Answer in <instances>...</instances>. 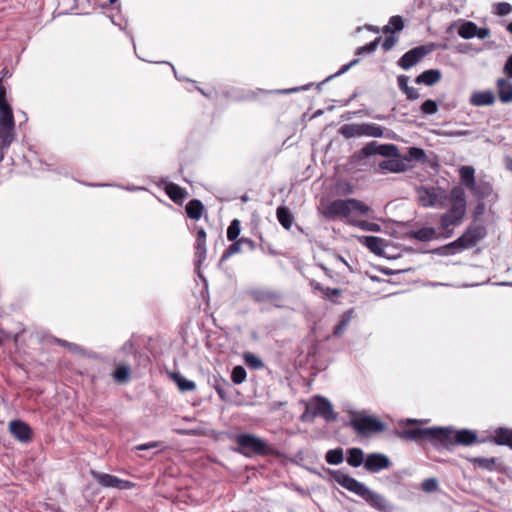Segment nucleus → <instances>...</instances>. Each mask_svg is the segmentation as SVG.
Wrapping results in <instances>:
<instances>
[{
    "instance_id": "nucleus-1",
    "label": "nucleus",
    "mask_w": 512,
    "mask_h": 512,
    "mask_svg": "<svg viewBox=\"0 0 512 512\" xmlns=\"http://www.w3.org/2000/svg\"><path fill=\"white\" fill-rule=\"evenodd\" d=\"M332 479L344 489L361 497L372 508L379 512H386L391 508L389 501L381 494L371 490L364 483L358 481L342 470H331Z\"/></svg>"
},
{
    "instance_id": "nucleus-2",
    "label": "nucleus",
    "mask_w": 512,
    "mask_h": 512,
    "mask_svg": "<svg viewBox=\"0 0 512 512\" xmlns=\"http://www.w3.org/2000/svg\"><path fill=\"white\" fill-rule=\"evenodd\" d=\"M398 436L403 440H409L416 443L427 441L437 450H439V445H445L448 440L447 435L442 430V427H408L399 431Z\"/></svg>"
},
{
    "instance_id": "nucleus-3",
    "label": "nucleus",
    "mask_w": 512,
    "mask_h": 512,
    "mask_svg": "<svg viewBox=\"0 0 512 512\" xmlns=\"http://www.w3.org/2000/svg\"><path fill=\"white\" fill-rule=\"evenodd\" d=\"M234 440L237 444L234 451L248 458L255 455L266 456L273 451L272 447L265 440L253 434H238Z\"/></svg>"
},
{
    "instance_id": "nucleus-4",
    "label": "nucleus",
    "mask_w": 512,
    "mask_h": 512,
    "mask_svg": "<svg viewBox=\"0 0 512 512\" xmlns=\"http://www.w3.org/2000/svg\"><path fill=\"white\" fill-rule=\"evenodd\" d=\"M466 213V201L461 195L456 198V202L440 217V228L443 230L440 234L442 239L450 238L454 231L451 227L458 226Z\"/></svg>"
},
{
    "instance_id": "nucleus-5",
    "label": "nucleus",
    "mask_w": 512,
    "mask_h": 512,
    "mask_svg": "<svg viewBox=\"0 0 512 512\" xmlns=\"http://www.w3.org/2000/svg\"><path fill=\"white\" fill-rule=\"evenodd\" d=\"M320 416L326 422H333L337 419L331 402L322 396H315L309 403L306 411L302 414L303 421H312L315 417Z\"/></svg>"
},
{
    "instance_id": "nucleus-6",
    "label": "nucleus",
    "mask_w": 512,
    "mask_h": 512,
    "mask_svg": "<svg viewBox=\"0 0 512 512\" xmlns=\"http://www.w3.org/2000/svg\"><path fill=\"white\" fill-rule=\"evenodd\" d=\"M442 430L447 435V443L439 445V450H451L455 445L469 446L477 442L476 432L469 429H461L454 431L452 427H442Z\"/></svg>"
},
{
    "instance_id": "nucleus-7",
    "label": "nucleus",
    "mask_w": 512,
    "mask_h": 512,
    "mask_svg": "<svg viewBox=\"0 0 512 512\" xmlns=\"http://www.w3.org/2000/svg\"><path fill=\"white\" fill-rule=\"evenodd\" d=\"M15 139V120L13 114H0V162L4 152Z\"/></svg>"
},
{
    "instance_id": "nucleus-8",
    "label": "nucleus",
    "mask_w": 512,
    "mask_h": 512,
    "mask_svg": "<svg viewBox=\"0 0 512 512\" xmlns=\"http://www.w3.org/2000/svg\"><path fill=\"white\" fill-rule=\"evenodd\" d=\"M487 236V228L481 223L470 224L465 232L457 238L462 250L473 248L478 242Z\"/></svg>"
},
{
    "instance_id": "nucleus-9",
    "label": "nucleus",
    "mask_w": 512,
    "mask_h": 512,
    "mask_svg": "<svg viewBox=\"0 0 512 512\" xmlns=\"http://www.w3.org/2000/svg\"><path fill=\"white\" fill-rule=\"evenodd\" d=\"M351 426L359 434H365L369 432L380 433L384 430V424L378 419L363 414H357L351 420Z\"/></svg>"
},
{
    "instance_id": "nucleus-10",
    "label": "nucleus",
    "mask_w": 512,
    "mask_h": 512,
    "mask_svg": "<svg viewBox=\"0 0 512 512\" xmlns=\"http://www.w3.org/2000/svg\"><path fill=\"white\" fill-rule=\"evenodd\" d=\"M433 50V44L414 47L401 56V58L398 60V65L402 69L408 70L420 62L427 54L431 53Z\"/></svg>"
},
{
    "instance_id": "nucleus-11",
    "label": "nucleus",
    "mask_w": 512,
    "mask_h": 512,
    "mask_svg": "<svg viewBox=\"0 0 512 512\" xmlns=\"http://www.w3.org/2000/svg\"><path fill=\"white\" fill-rule=\"evenodd\" d=\"M93 478L103 487L117 488L120 490L131 489L134 484L130 481L120 479L114 475L92 471Z\"/></svg>"
},
{
    "instance_id": "nucleus-12",
    "label": "nucleus",
    "mask_w": 512,
    "mask_h": 512,
    "mask_svg": "<svg viewBox=\"0 0 512 512\" xmlns=\"http://www.w3.org/2000/svg\"><path fill=\"white\" fill-rule=\"evenodd\" d=\"M391 466L389 457L383 453H370L366 456L364 468L369 473H379Z\"/></svg>"
},
{
    "instance_id": "nucleus-13",
    "label": "nucleus",
    "mask_w": 512,
    "mask_h": 512,
    "mask_svg": "<svg viewBox=\"0 0 512 512\" xmlns=\"http://www.w3.org/2000/svg\"><path fill=\"white\" fill-rule=\"evenodd\" d=\"M11 435L21 443H28L32 440L33 431L31 427L22 420H12L9 423Z\"/></svg>"
},
{
    "instance_id": "nucleus-14",
    "label": "nucleus",
    "mask_w": 512,
    "mask_h": 512,
    "mask_svg": "<svg viewBox=\"0 0 512 512\" xmlns=\"http://www.w3.org/2000/svg\"><path fill=\"white\" fill-rule=\"evenodd\" d=\"M352 198L337 199L331 202L327 207V214L330 217H348L352 213Z\"/></svg>"
},
{
    "instance_id": "nucleus-15",
    "label": "nucleus",
    "mask_w": 512,
    "mask_h": 512,
    "mask_svg": "<svg viewBox=\"0 0 512 512\" xmlns=\"http://www.w3.org/2000/svg\"><path fill=\"white\" fill-rule=\"evenodd\" d=\"M470 104L477 107L491 106L495 102V95L490 90L476 91L470 97Z\"/></svg>"
},
{
    "instance_id": "nucleus-16",
    "label": "nucleus",
    "mask_w": 512,
    "mask_h": 512,
    "mask_svg": "<svg viewBox=\"0 0 512 512\" xmlns=\"http://www.w3.org/2000/svg\"><path fill=\"white\" fill-rule=\"evenodd\" d=\"M369 146L372 148L373 155H381L387 158H395L398 156V148L394 144H379L376 141L369 142Z\"/></svg>"
},
{
    "instance_id": "nucleus-17",
    "label": "nucleus",
    "mask_w": 512,
    "mask_h": 512,
    "mask_svg": "<svg viewBox=\"0 0 512 512\" xmlns=\"http://www.w3.org/2000/svg\"><path fill=\"white\" fill-rule=\"evenodd\" d=\"M406 170V164L399 159L390 158L387 160H383L379 163L377 172L378 173H386V172H392V173H400Z\"/></svg>"
},
{
    "instance_id": "nucleus-18",
    "label": "nucleus",
    "mask_w": 512,
    "mask_h": 512,
    "mask_svg": "<svg viewBox=\"0 0 512 512\" xmlns=\"http://www.w3.org/2000/svg\"><path fill=\"white\" fill-rule=\"evenodd\" d=\"M408 237L422 242H429L435 239H441V234L437 233L433 227H423L419 230L410 231Z\"/></svg>"
},
{
    "instance_id": "nucleus-19",
    "label": "nucleus",
    "mask_w": 512,
    "mask_h": 512,
    "mask_svg": "<svg viewBox=\"0 0 512 512\" xmlns=\"http://www.w3.org/2000/svg\"><path fill=\"white\" fill-rule=\"evenodd\" d=\"M359 242L366 246L372 253L376 255L383 254L385 240L376 236H361Z\"/></svg>"
},
{
    "instance_id": "nucleus-20",
    "label": "nucleus",
    "mask_w": 512,
    "mask_h": 512,
    "mask_svg": "<svg viewBox=\"0 0 512 512\" xmlns=\"http://www.w3.org/2000/svg\"><path fill=\"white\" fill-rule=\"evenodd\" d=\"M441 71L438 69H429L415 78L417 84H425L427 86H433L441 80Z\"/></svg>"
},
{
    "instance_id": "nucleus-21",
    "label": "nucleus",
    "mask_w": 512,
    "mask_h": 512,
    "mask_svg": "<svg viewBox=\"0 0 512 512\" xmlns=\"http://www.w3.org/2000/svg\"><path fill=\"white\" fill-rule=\"evenodd\" d=\"M496 85L500 101L503 103L512 102V83L505 78H499Z\"/></svg>"
},
{
    "instance_id": "nucleus-22",
    "label": "nucleus",
    "mask_w": 512,
    "mask_h": 512,
    "mask_svg": "<svg viewBox=\"0 0 512 512\" xmlns=\"http://www.w3.org/2000/svg\"><path fill=\"white\" fill-rule=\"evenodd\" d=\"M419 203L423 207H432L438 201V194L434 188H420L418 190Z\"/></svg>"
},
{
    "instance_id": "nucleus-23",
    "label": "nucleus",
    "mask_w": 512,
    "mask_h": 512,
    "mask_svg": "<svg viewBox=\"0 0 512 512\" xmlns=\"http://www.w3.org/2000/svg\"><path fill=\"white\" fill-rule=\"evenodd\" d=\"M493 441L497 445L508 446L512 449V429L504 427L495 429Z\"/></svg>"
},
{
    "instance_id": "nucleus-24",
    "label": "nucleus",
    "mask_w": 512,
    "mask_h": 512,
    "mask_svg": "<svg viewBox=\"0 0 512 512\" xmlns=\"http://www.w3.org/2000/svg\"><path fill=\"white\" fill-rule=\"evenodd\" d=\"M347 463L352 467H359L365 462V455L361 448L353 447L347 450Z\"/></svg>"
},
{
    "instance_id": "nucleus-25",
    "label": "nucleus",
    "mask_w": 512,
    "mask_h": 512,
    "mask_svg": "<svg viewBox=\"0 0 512 512\" xmlns=\"http://www.w3.org/2000/svg\"><path fill=\"white\" fill-rule=\"evenodd\" d=\"M165 192L174 202H181L187 195L183 188L172 182L166 183Z\"/></svg>"
},
{
    "instance_id": "nucleus-26",
    "label": "nucleus",
    "mask_w": 512,
    "mask_h": 512,
    "mask_svg": "<svg viewBox=\"0 0 512 512\" xmlns=\"http://www.w3.org/2000/svg\"><path fill=\"white\" fill-rule=\"evenodd\" d=\"M187 216L193 220H199L202 216L204 206L198 199L190 200L185 207Z\"/></svg>"
},
{
    "instance_id": "nucleus-27",
    "label": "nucleus",
    "mask_w": 512,
    "mask_h": 512,
    "mask_svg": "<svg viewBox=\"0 0 512 512\" xmlns=\"http://www.w3.org/2000/svg\"><path fill=\"white\" fill-rule=\"evenodd\" d=\"M457 243H458V240L456 239L444 246L433 249L431 252L433 254H436L439 256L455 255V254L463 251L462 248L460 247V244H457Z\"/></svg>"
},
{
    "instance_id": "nucleus-28",
    "label": "nucleus",
    "mask_w": 512,
    "mask_h": 512,
    "mask_svg": "<svg viewBox=\"0 0 512 512\" xmlns=\"http://www.w3.org/2000/svg\"><path fill=\"white\" fill-rule=\"evenodd\" d=\"M381 138L384 136V129L374 123H361V137Z\"/></svg>"
},
{
    "instance_id": "nucleus-29",
    "label": "nucleus",
    "mask_w": 512,
    "mask_h": 512,
    "mask_svg": "<svg viewBox=\"0 0 512 512\" xmlns=\"http://www.w3.org/2000/svg\"><path fill=\"white\" fill-rule=\"evenodd\" d=\"M372 148L369 146V143L366 144L361 150L355 152L351 156V163L354 166H362L366 164V159L372 156Z\"/></svg>"
},
{
    "instance_id": "nucleus-30",
    "label": "nucleus",
    "mask_w": 512,
    "mask_h": 512,
    "mask_svg": "<svg viewBox=\"0 0 512 512\" xmlns=\"http://www.w3.org/2000/svg\"><path fill=\"white\" fill-rule=\"evenodd\" d=\"M477 25L472 21H462L458 27V35L463 39L475 37Z\"/></svg>"
},
{
    "instance_id": "nucleus-31",
    "label": "nucleus",
    "mask_w": 512,
    "mask_h": 512,
    "mask_svg": "<svg viewBox=\"0 0 512 512\" xmlns=\"http://www.w3.org/2000/svg\"><path fill=\"white\" fill-rule=\"evenodd\" d=\"M276 215L279 223L285 229H290L294 220V217L291 214L290 210L287 207L280 206L277 208Z\"/></svg>"
},
{
    "instance_id": "nucleus-32",
    "label": "nucleus",
    "mask_w": 512,
    "mask_h": 512,
    "mask_svg": "<svg viewBox=\"0 0 512 512\" xmlns=\"http://www.w3.org/2000/svg\"><path fill=\"white\" fill-rule=\"evenodd\" d=\"M353 315V309L347 310L341 315L339 323L335 326L333 334L336 337H340L346 331L348 325L351 322Z\"/></svg>"
},
{
    "instance_id": "nucleus-33",
    "label": "nucleus",
    "mask_w": 512,
    "mask_h": 512,
    "mask_svg": "<svg viewBox=\"0 0 512 512\" xmlns=\"http://www.w3.org/2000/svg\"><path fill=\"white\" fill-rule=\"evenodd\" d=\"M478 199H485L492 193V186L487 182H478L469 189Z\"/></svg>"
},
{
    "instance_id": "nucleus-34",
    "label": "nucleus",
    "mask_w": 512,
    "mask_h": 512,
    "mask_svg": "<svg viewBox=\"0 0 512 512\" xmlns=\"http://www.w3.org/2000/svg\"><path fill=\"white\" fill-rule=\"evenodd\" d=\"M339 133L346 139L361 137V124H344L340 127Z\"/></svg>"
},
{
    "instance_id": "nucleus-35",
    "label": "nucleus",
    "mask_w": 512,
    "mask_h": 512,
    "mask_svg": "<svg viewBox=\"0 0 512 512\" xmlns=\"http://www.w3.org/2000/svg\"><path fill=\"white\" fill-rule=\"evenodd\" d=\"M460 178L462 183L470 189L475 184V170L472 166H462L460 168Z\"/></svg>"
},
{
    "instance_id": "nucleus-36",
    "label": "nucleus",
    "mask_w": 512,
    "mask_h": 512,
    "mask_svg": "<svg viewBox=\"0 0 512 512\" xmlns=\"http://www.w3.org/2000/svg\"><path fill=\"white\" fill-rule=\"evenodd\" d=\"M172 379L175 381L179 390L182 392L194 391L196 389L195 382L186 379L180 373H173Z\"/></svg>"
},
{
    "instance_id": "nucleus-37",
    "label": "nucleus",
    "mask_w": 512,
    "mask_h": 512,
    "mask_svg": "<svg viewBox=\"0 0 512 512\" xmlns=\"http://www.w3.org/2000/svg\"><path fill=\"white\" fill-rule=\"evenodd\" d=\"M325 460L330 465H339L344 461V452L342 448L330 449L325 454Z\"/></svg>"
},
{
    "instance_id": "nucleus-38",
    "label": "nucleus",
    "mask_w": 512,
    "mask_h": 512,
    "mask_svg": "<svg viewBox=\"0 0 512 512\" xmlns=\"http://www.w3.org/2000/svg\"><path fill=\"white\" fill-rule=\"evenodd\" d=\"M404 28V20L401 16L395 15L389 19L388 25L383 29L385 33L400 32Z\"/></svg>"
},
{
    "instance_id": "nucleus-39",
    "label": "nucleus",
    "mask_w": 512,
    "mask_h": 512,
    "mask_svg": "<svg viewBox=\"0 0 512 512\" xmlns=\"http://www.w3.org/2000/svg\"><path fill=\"white\" fill-rule=\"evenodd\" d=\"M472 462L476 464L479 468L487 471H494L496 470L497 466V459L494 457H475L472 459Z\"/></svg>"
},
{
    "instance_id": "nucleus-40",
    "label": "nucleus",
    "mask_w": 512,
    "mask_h": 512,
    "mask_svg": "<svg viewBox=\"0 0 512 512\" xmlns=\"http://www.w3.org/2000/svg\"><path fill=\"white\" fill-rule=\"evenodd\" d=\"M13 114L11 105L6 98V89L3 86L2 78H0V114Z\"/></svg>"
},
{
    "instance_id": "nucleus-41",
    "label": "nucleus",
    "mask_w": 512,
    "mask_h": 512,
    "mask_svg": "<svg viewBox=\"0 0 512 512\" xmlns=\"http://www.w3.org/2000/svg\"><path fill=\"white\" fill-rule=\"evenodd\" d=\"M250 295L257 302H264L267 300L274 299L276 297V294L274 292L263 289H253L250 291Z\"/></svg>"
},
{
    "instance_id": "nucleus-42",
    "label": "nucleus",
    "mask_w": 512,
    "mask_h": 512,
    "mask_svg": "<svg viewBox=\"0 0 512 512\" xmlns=\"http://www.w3.org/2000/svg\"><path fill=\"white\" fill-rule=\"evenodd\" d=\"M350 223L353 226L358 227L364 231L379 232L381 230L380 225L374 222H369L365 220H351Z\"/></svg>"
},
{
    "instance_id": "nucleus-43",
    "label": "nucleus",
    "mask_w": 512,
    "mask_h": 512,
    "mask_svg": "<svg viewBox=\"0 0 512 512\" xmlns=\"http://www.w3.org/2000/svg\"><path fill=\"white\" fill-rule=\"evenodd\" d=\"M408 161H417V162H425L427 160V156L425 151L419 147H411L408 150V156L406 157Z\"/></svg>"
},
{
    "instance_id": "nucleus-44",
    "label": "nucleus",
    "mask_w": 512,
    "mask_h": 512,
    "mask_svg": "<svg viewBox=\"0 0 512 512\" xmlns=\"http://www.w3.org/2000/svg\"><path fill=\"white\" fill-rule=\"evenodd\" d=\"M241 232V223L238 219H233L227 228V239L235 241Z\"/></svg>"
},
{
    "instance_id": "nucleus-45",
    "label": "nucleus",
    "mask_w": 512,
    "mask_h": 512,
    "mask_svg": "<svg viewBox=\"0 0 512 512\" xmlns=\"http://www.w3.org/2000/svg\"><path fill=\"white\" fill-rule=\"evenodd\" d=\"M247 373L243 366L238 365L232 369L231 379L235 384H241L246 380Z\"/></svg>"
},
{
    "instance_id": "nucleus-46",
    "label": "nucleus",
    "mask_w": 512,
    "mask_h": 512,
    "mask_svg": "<svg viewBox=\"0 0 512 512\" xmlns=\"http://www.w3.org/2000/svg\"><path fill=\"white\" fill-rule=\"evenodd\" d=\"M359 63V59L358 58H355L353 59L352 61H350L349 63L343 65L340 70L338 72H336L335 74H332L330 76H328L325 80H323L322 82H320L318 84V87L320 88V86H322L324 83L330 81L331 79L335 78V77H338L344 73H346L350 68H352L353 66L357 65Z\"/></svg>"
},
{
    "instance_id": "nucleus-47",
    "label": "nucleus",
    "mask_w": 512,
    "mask_h": 512,
    "mask_svg": "<svg viewBox=\"0 0 512 512\" xmlns=\"http://www.w3.org/2000/svg\"><path fill=\"white\" fill-rule=\"evenodd\" d=\"M380 40H381V38L377 37L372 42H370V43H368V44H366L364 46L358 47L356 49L355 54L356 55H363V54H371V53H373L377 49Z\"/></svg>"
},
{
    "instance_id": "nucleus-48",
    "label": "nucleus",
    "mask_w": 512,
    "mask_h": 512,
    "mask_svg": "<svg viewBox=\"0 0 512 512\" xmlns=\"http://www.w3.org/2000/svg\"><path fill=\"white\" fill-rule=\"evenodd\" d=\"M241 251V241H234L222 254L220 262H224L229 259L232 255Z\"/></svg>"
},
{
    "instance_id": "nucleus-49",
    "label": "nucleus",
    "mask_w": 512,
    "mask_h": 512,
    "mask_svg": "<svg viewBox=\"0 0 512 512\" xmlns=\"http://www.w3.org/2000/svg\"><path fill=\"white\" fill-rule=\"evenodd\" d=\"M114 378L118 382H125L128 380L130 375V369L128 366H119L114 371Z\"/></svg>"
},
{
    "instance_id": "nucleus-50",
    "label": "nucleus",
    "mask_w": 512,
    "mask_h": 512,
    "mask_svg": "<svg viewBox=\"0 0 512 512\" xmlns=\"http://www.w3.org/2000/svg\"><path fill=\"white\" fill-rule=\"evenodd\" d=\"M244 361L248 366L255 368V369H260L264 366V363L262 362V360H260L253 353H249V352L245 353Z\"/></svg>"
},
{
    "instance_id": "nucleus-51",
    "label": "nucleus",
    "mask_w": 512,
    "mask_h": 512,
    "mask_svg": "<svg viewBox=\"0 0 512 512\" xmlns=\"http://www.w3.org/2000/svg\"><path fill=\"white\" fill-rule=\"evenodd\" d=\"M438 480L436 478L425 479L421 483V489L426 493H433L438 490Z\"/></svg>"
},
{
    "instance_id": "nucleus-52",
    "label": "nucleus",
    "mask_w": 512,
    "mask_h": 512,
    "mask_svg": "<svg viewBox=\"0 0 512 512\" xmlns=\"http://www.w3.org/2000/svg\"><path fill=\"white\" fill-rule=\"evenodd\" d=\"M421 111L427 115H433L438 111V105L434 100L428 99L421 105Z\"/></svg>"
},
{
    "instance_id": "nucleus-53",
    "label": "nucleus",
    "mask_w": 512,
    "mask_h": 512,
    "mask_svg": "<svg viewBox=\"0 0 512 512\" xmlns=\"http://www.w3.org/2000/svg\"><path fill=\"white\" fill-rule=\"evenodd\" d=\"M351 208H352V212L356 211V212L360 213L361 215H367L371 210L368 205H366L363 202H361L357 199H354V198H352Z\"/></svg>"
},
{
    "instance_id": "nucleus-54",
    "label": "nucleus",
    "mask_w": 512,
    "mask_h": 512,
    "mask_svg": "<svg viewBox=\"0 0 512 512\" xmlns=\"http://www.w3.org/2000/svg\"><path fill=\"white\" fill-rule=\"evenodd\" d=\"M495 10L498 15L505 16L512 11V6L507 2H500L496 4Z\"/></svg>"
},
{
    "instance_id": "nucleus-55",
    "label": "nucleus",
    "mask_w": 512,
    "mask_h": 512,
    "mask_svg": "<svg viewBox=\"0 0 512 512\" xmlns=\"http://www.w3.org/2000/svg\"><path fill=\"white\" fill-rule=\"evenodd\" d=\"M312 86H313V83H309V84H306V85H303V86H300V87H293V88H289V89L276 90L275 92L279 93V94H289V93H295V92H298V91L309 90L310 87H312Z\"/></svg>"
},
{
    "instance_id": "nucleus-56",
    "label": "nucleus",
    "mask_w": 512,
    "mask_h": 512,
    "mask_svg": "<svg viewBox=\"0 0 512 512\" xmlns=\"http://www.w3.org/2000/svg\"><path fill=\"white\" fill-rule=\"evenodd\" d=\"M93 186H98V187L115 186V187H119L121 189H125L130 192L146 190V188H144L142 186H134V185L123 186V185H116V184H94Z\"/></svg>"
},
{
    "instance_id": "nucleus-57",
    "label": "nucleus",
    "mask_w": 512,
    "mask_h": 512,
    "mask_svg": "<svg viewBox=\"0 0 512 512\" xmlns=\"http://www.w3.org/2000/svg\"><path fill=\"white\" fill-rule=\"evenodd\" d=\"M161 447V443L158 442V441H152V442H148V443H144V444H139L137 446H135V450H138V451H145V450H150V449H155V448H160Z\"/></svg>"
},
{
    "instance_id": "nucleus-58",
    "label": "nucleus",
    "mask_w": 512,
    "mask_h": 512,
    "mask_svg": "<svg viewBox=\"0 0 512 512\" xmlns=\"http://www.w3.org/2000/svg\"><path fill=\"white\" fill-rule=\"evenodd\" d=\"M397 42V38L393 35H390V36H387L383 43H382V48L384 51H390L396 44Z\"/></svg>"
},
{
    "instance_id": "nucleus-59",
    "label": "nucleus",
    "mask_w": 512,
    "mask_h": 512,
    "mask_svg": "<svg viewBox=\"0 0 512 512\" xmlns=\"http://www.w3.org/2000/svg\"><path fill=\"white\" fill-rule=\"evenodd\" d=\"M397 82H398V87L399 89L405 93V91L410 87L408 85V82H409V77L406 76V75H399L398 78H397Z\"/></svg>"
},
{
    "instance_id": "nucleus-60",
    "label": "nucleus",
    "mask_w": 512,
    "mask_h": 512,
    "mask_svg": "<svg viewBox=\"0 0 512 512\" xmlns=\"http://www.w3.org/2000/svg\"><path fill=\"white\" fill-rule=\"evenodd\" d=\"M341 294V290L338 289V288H329L327 287L325 289V292L323 294V297L325 299H328V300H332L333 301V297L334 296H337V295H340Z\"/></svg>"
},
{
    "instance_id": "nucleus-61",
    "label": "nucleus",
    "mask_w": 512,
    "mask_h": 512,
    "mask_svg": "<svg viewBox=\"0 0 512 512\" xmlns=\"http://www.w3.org/2000/svg\"><path fill=\"white\" fill-rule=\"evenodd\" d=\"M408 100H417L420 97L418 90L414 87H409L405 93Z\"/></svg>"
},
{
    "instance_id": "nucleus-62",
    "label": "nucleus",
    "mask_w": 512,
    "mask_h": 512,
    "mask_svg": "<svg viewBox=\"0 0 512 512\" xmlns=\"http://www.w3.org/2000/svg\"><path fill=\"white\" fill-rule=\"evenodd\" d=\"M476 33L477 34H475V37H478L479 39H485L490 36L491 31L487 27H481V28L476 27Z\"/></svg>"
},
{
    "instance_id": "nucleus-63",
    "label": "nucleus",
    "mask_w": 512,
    "mask_h": 512,
    "mask_svg": "<svg viewBox=\"0 0 512 512\" xmlns=\"http://www.w3.org/2000/svg\"><path fill=\"white\" fill-rule=\"evenodd\" d=\"M206 248L195 250L196 263L201 264L206 259Z\"/></svg>"
},
{
    "instance_id": "nucleus-64",
    "label": "nucleus",
    "mask_w": 512,
    "mask_h": 512,
    "mask_svg": "<svg viewBox=\"0 0 512 512\" xmlns=\"http://www.w3.org/2000/svg\"><path fill=\"white\" fill-rule=\"evenodd\" d=\"M504 72L508 77L512 78V54L506 60L504 65Z\"/></svg>"
}]
</instances>
